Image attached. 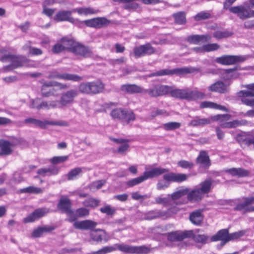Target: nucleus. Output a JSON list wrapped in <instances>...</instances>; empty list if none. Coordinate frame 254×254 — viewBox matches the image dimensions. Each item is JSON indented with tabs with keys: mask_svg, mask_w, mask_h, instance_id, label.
I'll return each mask as SVG.
<instances>
[{
	"mask_svg": "<svg viewBox=\"0 0 254 254\" xmlns=\"http://www.w3.org/2000/svg\"><path fill=\"white\" fill-rule=\"evenodd\" d=\"M78 92L76 89H71L63 92L58 100V103L60 108L66 107L73 103L74 99L78 95Z\"/></svg>",
	"mask_w": 254,
	"mask_h": 254,
	"instance_id": "obj_8",
	"label": "nucleus"
},
{
	"mask_svg": "<svg viewBox=\"0 0 254 254\" xmlns=\"http://www.w3.org/2000/svg\"><path fill=\"white\" fill-rule=\"evenodd\" d=\"M54 108H60L58 100L42 101L41 109L50 110Z\"/></svg>",
	"mask_w": 254,
	"mask_h": 254,
	"instance_id": "obj_41",
	"label": "nucleus"
},
{
	"mask_svg": "<svg viewBox=\"0 0 254 254\" xmlns=\"http://www.w3.org/2000/svg\"><path fill=\"white\" fill-rule=\"evenodd\" d=\"M82 173V168L77 167L70 170L67 174L68 180H73L77 178L78 176Z\"/></svg>",
	"mask_w": 254,
	"mask_h": 254,
	"instance_id": "obj_51",
	"label": "nucleus"
},
{
	"mask_svg": "<svg viewBox=\"0 0 254 254\" xmlns=\"http://www.w3.org/2000/svg\"><path fill=\"white\" fill-rule=\"evenodd\" d=\"M20 192L22 193L39 194L43 192V190L41 188L34 186H29L21 189Z\"/></svg>",
	"mask_w": 254,
	"mask_h": 254,
	"instance_id": "obj_52",
	"label": "nucleus"
},
{
	"mask_svg": "<svg viewBox=\"0 0 254 254\" xmlns=\"http://www.w3.org/2000/svg\"><path fill=\"white\" fill-rule=\"evenodd\" d=\"M229 232L227 229H222L219 231L216 234L211 238V241L216 242L222 241L223 243H226L228 242Z\"/></svg>",
	"mask_w": 254,
	"mask_h": 254,
	"instance_id": "obj_30",
	"label": "nucleus"
},
{
	"mask_svg": "<svg viewBox=\"0 0 254 254\" xmlns=\"http://www.w3.org/2000/svg\"><path fill=\"white\" fill-rule=\"evenodd\" d=\"M231 118V115L229 114L224 115H217L211 117V120L213 121H220V122H224L228 121Z\"/></svg>",
	"mask_w": 254,
	"mask_h": 254,
	"instance_id": "obj_60",
	"label": "nucleus"
},
{
	"mask_svg": "<svg viewBox=\"0 0 254 254\" xmlns=\"http://www.w3.org/2000/svg\"><path fill=\"white\" fill-rule=\"evenodd\" d=\"M72 10H60L57 13L54 17V19L57 21H67L71 23H74L75 19L72 16Z\"/></svg>",
	"mask_w": 254,
	"mask_h": 254,
	"instance_id": "obj_19",
	"label": "nucleus"
},
{
	"mask_svg": "<svg viewBox=\"0 0 254 254\" xmlns=\"http://www.w3.org/2000/svg\"><path fill=\"white\" fill-rule=\"evenodd\" d=\"M100 211L107 215H113L116 212V209L109 205H106L100 208Z\"/></svg>",
	"mask_w": 254,
	"mask_h": 254,
	"instance_id": "obj_57",
	"label": "nucleus"
},
{
	"mask_svg": "<svg viewBox=\"0 0 254 254\" xmlns=\"http://www.w3.org/2000/svg\"><path fill=\"white\" fill-rule=\"evenodd\" d=\"M220 46L216 43L208 44L204 45L205 52H209L218 50Z\"/></svg>",
	"mask_w": 254,
	"mask_h": 254,
	"instance_id": "obj_64",
	"label": "nucleus"
},
{
	"mask_svg": "<svg viewBox=\"0 0 254 254\" xmlns=\"http://www.w3.org/2000/svg\"><path fill=\"white\" fill-rule=\"evenodd\" d=\"M211 17V14L208 11H201L198 13L194 17V19L196 21H200L205 20Z\"/></svg>",
	"mask_w": 254,
	"mask_h": 254,
	"instance_id": "obj_56",
	"label": "nucleus"
},
{
	"mask_svg": "<svg viewBox=\"0 0 254 254\" xmlns=\"http://www.w3.org/2000/svg\"><path fill=\"white\" fill-rule=\"evenodd\" d=\"M155 52V49L149 43L135 47L133 49V55L136 58L144 57L146 55H152Z\"/></svg>",
	"mask_w": 254,
	"mask_h": 254,
	"instance_id": "obj_11",
	"label": "nucleus"
},
{
	"mask_svg": "<svg viewBox=\"0 0 254 254\" xmlns=\"http://www.w3.org/2000/svg\"><path fill=\"white\" fill-rule=\"evenodd\" d=\"M27 48H29V54L32 56H38L41 55L43 53V51L42 50L39 48H35V47H28L27 45H25L23 46V49H26Z\"/></svg>",
	"mask_w": 254,
	"mask_h": 254,
	"instance_id": "obj_59",
	"label": "nucleus"
},
{
	"mask_svg": "<svg viewBox=\"0 0 254 254\" xmlns=\"http://www.w3.org/2000/svg\"><path fill=\"white\" fill-rule=\"evenodd\" d=\"M79 92L87 95H93L91 82L81 83L78 86Z\"/></svg>",
	"mask_w": 254,
	"mask_h": 254,
	"instance_id": "obj_36",
	"label": "nucleus"
},
{
	"mask_svg": "<svg viewBox=\"0 0 254 254\" xmlns=\"http://www.w3.org/2000/svg\"><path fill=\"white\" fill-rule=\"evenodd\" d=\"M211 36L209 35H192L188 36L187 41L194 44H198L200 42H207L210 41Z\"/></svg>",
	"mask_w": 254,
	"mask_h": 254,
	"instance_id": "obj_25",
	"label": "nucleus"
},
{
	"mask_svg": "<svg viewBox=\"0 0 254 254\" xmlns=\"http://www.w3.org/2000/svg\"><path fill=\"white\" fill-rule=\"evenodd\" d=\"M111 139L117 143L120 144L117 149L118 153L124 154L128 150L129 145L128 143V140L127 139L115 138H111Z\"/></svg>",
	"mask_w": 254,
	"mask_h": 254,
	"instance_id": "obj_27",
	"label": "nucleus"
},
{
	"mask_svg": "<svg viewBox=\"0 0 254 254\" xmlns=\"http://www.w3.org/2000/svg\"><path fill=\"white\" fill-rule=\"evenodd\" d=\"M212 182L211 179H206L199 184L200 188L199 189L204 194L208 193L211 190Z\"/></svg>",
	"mask_w": 254,
	"mask_h": 254,
	"instance_id": "obj_43",
	"label": "nucleus"
},
{
	"mask_svg": "<svg viewBox=\"0 0 254 254\" xmlns=\"http://www.w3.org/2000/svg\"><path fill=\"white\" fill-rule=\"evenodd\" d=\"M71 53L75 55L83 58H88L92 55V52L89 47L76 41L74 43Z\"/></svg>",
	"mask_w": 254,
	"mask_h": 254,
	"instance_id": "obj_13",
	"label": "nucleus"
},
{
	"mask_svg": "<svg viewBox=\"0 0 254 254\" xmlns=\"http://www.w3.org/2000/svg\"><path fill=\"white\" fill-rule=\"evenodd\" d=\"M164 210L161 209H154L149 211L145 213L144 218L146 220H150L160 218L162 220L165 219Z\"/></svg>",
	"mask_w": 254,
	"mask_h": 254,
	"instance_id": "obj_26",
	"label": "nucleus"
},
{
	"mask_svg": "<svg viewBox=\"0 0 254 254\" xmlns=\"http://www.w3.org/2000/svg\"><path fill=\"white\" fill-rule=\"evenodd\" d=\"M196 163L200 164L202 167L204 168H208L210 166V160L206 151L201 150L200 151L196 159Z\"/></svg>",
	"mask_w": 254,
	"mask_h": 254,
	"instance_id": "obj_22",
	"label": "nucleus"
},
{
	"mask_svg": "<svg viewBox=\"0 0 254 254\" xmlns=\"http://www.w3.org/2000/svg\"><path fill=\"white\" fill-rule=\"evenodd\" d=\"M84 23L89 27L100 28L107 26L110 21L105 17H97L84 21Z\"/></svg>",
	"mask_w": 254,
	"mask_h": 254,
	"instance_id": "obj_16",
	"label": "nucleus"
},
{
	"mask_svg": "<svg viewBox=\"0 0 254 254\" xmlns=\"http://www.w3.org/2000/svg\"><path fill=\"white\" fill-rule=\"evenodd\" d=\"M154 203L162 205L164 207H167L171 204V199L169 197H162L158 196L155 198Z\"/></svg>",
	"mask_w": 254,
	"mask_h": 254,
	"instance_id": "obj_49",
	"label": "nucleus"
},
{
	"mask_svg": "<svg viewBox=\"0 0 254 254\" xmlns=\"http://www.w3.org/2000/svg\"><path fill=\"white\" fill-rule=\"evenodd\" d=\"M145 181V179L143 175V174L136 178L132 179L127 182V185L129 187H133L138 185L144 181Z\"/></svg>",
	"mask_w": 254,
	"mask_h": 254,
	"instance_id": "obj_55",
	"label": "nucleus"
},
{
	"mask_svg": "<svg viewBox=\"0 0 254 254\" xmlns=\"http://www.w3.org/2000/svg\"><path fill=\"white\" fill-rule=\"evenodd\" d=\"M115 251L114 246L104 247L102 249L94 252L95 254H106L107 253Z\"/></svg>",
	"mask_w": 254,
	"mask_h": 254,
	"instance_id": "obj_62",
	"label": "nucleus"
},
{
	"mask_svg": "<svg viewBox=\"0 0 254 254\" xmlns=\"http://www.w3.org/2000/svg\"><path fill=\"white\" fill-rule=\"evenodd\" d=\"M58 207L67 214L69 222H73L76 219V217L74 216V213L70 208L71 202L68 198L66 197L62 198L58 204Z\"/></svg>",
	"mask_w": 254,
	"mask_h": 254,
	"instance_id": "obj_12",
	"label": "nucleus"
},
{
	"mask_svg": "<svg viewBox=\"0 0 254 254\" xmlns=\"http://www.w3.org/2000/svg\"><path fill=\"white\" fill-rule=\"evenodd\" d=\"M229 83H224L219 81L209 86L208 89L211 92L226 93L229 91Z\"/></svg>",
	"mask_w": 254,
	"mask_h": 254,
	"instance_id": "obj_20",
	"label": "nucleus"
},
{
	"mask_svg": "<svg viewBox=\"0 0 254 254\" xmlns=\"http://www.w3.org/2000/svg\"><path fill=\"white\" fill-rule=\"evenodd\" d=\"M200 107L201 108H210L219 109V110H223V111H224L226 112H228V109L225 107L220 105L217 104L213 102H208V101L202 102L201 103Z\"/></svg>",
	"mask_w": 254,
	"mask_h": 254,
	"instance_id": "obj_42",
	"label": "nucleus"
},
{
	"mask_svg": "<svg viewBox=\"0 0 254 254\" xmlns=\"http://www.w3.org/2000/svg\"><path fill=\"white\" fill-rule=\"evenodd\" d=\"M115 251L114 246L104 247L102 249L94 252L95 254H106L107 253Z\"/></svg>",
	"mask_w": 254,
	"mask_h": 254,
	"instance_id": "obj_63",
	"label": "nucleus"
},
{
	"mask_svg": "<svg viewBox=\"0 0 254 254\" xmlns=\"http://www.w3.org/2000/svg\"><path fill=\"white\" fill-rule=\"evenodd\" d=\"M72 12H77L79 15H87L88 14H93L97 13L98 10L94 9L93 8L90 7H82L76 8L72 9Z\"/></svg>",
	"mask_w": 254,
	"mask_h": 254,
	"instance_id": "obj_40",
	"label": "nucleus"
},
{
	"mask_svg": "<svg viewBox=\"0 0 254 254\" xmlns=\"http://www.w3.org/2000/svg\"><path fill=\"white\" fill-rule=\"evenodd\" d=\"M168 93L172 97L180 99L193 101L198 99H203L205 94L198 91H192L189 88L175 89L172 86H169Z\"/></svg>",
	"mask_w": 254,
	"mask_h": 254,
	"instance_id": "obj_2",
	"label": "nucleus"
},
{
	"mask_svg": "<svg viewBox=\"0 0 254 254\" xmlns=\"http://www.w3.org/2000/svg\"><path fill=\"white\" fill-rule=\"evenodd\" d=\"M115 251H119L130 254H146L150 252V249L145 246H132L125 244H116L114 245Z\"/></svg>",
	"mask_w": 254,
	"mask_h": 254,
	"instance_id": "obj_6",
	"label": "nucleus"
},
{
	"mask_svg": "<svg viewBox=\"0 0 254 254\" xmlns=\"http://www.w3.org/2000/svg\"><path fill=\"white\" fill-rule=\"evenodd\" d=\"M89 214V210L86 208L82 207L77 209L76 210L74 216L77 218V217H82L88 216Z\"/></svg>",
	"mask_w": 254,
	"mask_h": 254,
	"instance_id": "obj_61",
	"label": "nucleus"
},
{
	"mask_svg": "<svg viewBox=\"0 0 254 254\" xmlns=\"http://www.w3.org/2000/svg\"><path fill=\"white\" fill-rule=\"evenodd\" d=\"M193 235V230L175 231L168 234V240L171 242L181 241L185 239L191 238Z\"/></svg>",
	"mask_w": 254,
	"mask_h": 254,
	"instance_id": "obj_15",
	"label": "nucleus"
},
{
	"mask_svg": "<svg viewBox=\"0 0 254 254\" xmlns=\"http://www.w3.org/2000/svg\"><path fill=\"white\" fill-rule=\"evenodd\" d=\"M24 123L26 124H33L35 127H41L42 128H45L47 126V121L45 120L42 121L32 118H29L25 119L24 121Z\"/></svg>",
	"mask_w": 254,
	"mask_h": 254,
	"instance_id": "obj_39",
	"label": "nucleus"
},
{
	"mask_svg": "<svg viewBox=\"0 0 254 254\" xmlns=\"http://www.w3.org/2000/svg\"><path fill=\"white\" fill-rule=\"evenodd\" d=\"M239 96L241 97L242 102L249 106H254V91H241Z\"/></svg>",
	"mask_w": 254,
	"mask_h": 254,
	"instance_id": "obj_18",
	"label": "nucleus"
},
{
	"mask_svg": "<svg viewBox=\"0 0 254 254\" xmlns=\"http://www.w3.org/2000/svg\"><path fill=\"white\" fill-rule=\"evenodd\" d=\"M169 86L155 84L148 89H144L143 92L151 97H157L168 93Z\"/></svg>",
	"mask_w": 254,
	"mask_h": 254,
	"instance_id": "obj_10",
	"label": "nucleus"
},
{
	"mask_svg": "<svg viewBox=\"0 0 254 254\" xmlns=\"http://www.w3.org/2000/svg\"><path fill=\"white\" fill-rule=\"evenodd\" d=\"M97 224L96 222L92 220H86L74 222L73 226L75 228L78 229L89 230L95 228Z\"/></svg>",
	"mask_w": 254,
	"mask_h": 254,
	"instance_id": "obj_24",
	"label": "nucleus"
},
{
	"mask_svg": "<svg viewBox=\"0 0 254 254\" xmlns=\"http://www.w3.org/2000/svg\"><path fill=\"white\" fill-rule=\"evenodd\" d=\"M211 119L200 118L199 117H195L189 123V126L193 127L204 126L211 123Z\"/></svg>",
	"mask_w": 254,
	"mask_h": 254,
	"instance_id": "obj_35",
	"label": "nucleus"
},
{
	"mask_svg": "<svg viewBox=\"0 0 254 254\" xmlns=\"http://www.w3.org/2000/svg\"><path fill=\"white\" fill-rule=\"evenodd\" d=\"M175 23L178 24H184L186 22V13L184 11H180L173 14Z\"/></svg>",
	"mask_w": 254,
	"mask_h": 254,
	"instance_id": "obj_47",
	"label": "nucleus"
},
{
	"mask_svg": "<svg viewBox=\"0 0 254 254\" xmlns=\"http://www.w3.org/2000/svg\"><path fill=\"white\" fill-rule=\"evenodd\" d=\"M49 78H57L75 82H79L83 79V78L81 76H80L77 74H70L67 73L61 74L57 71H54L51 72L49 75Z\"/></svg>",
	"mask_w": 254,
	"mask_h": 254,
	"instance_id": "obj_14",
	"label": "nucleus"
},
{
	"mask_svg": "<svg viewBox=\"0 0 254 254\" xmlns=\"http://www.w3.org/2000/svg\"><path fill=\"white\" fill-rule=\"evenodd\" d=\"M49 212V210L46 208H42L35 210L32 213L23 219L24 223H29L34 221Z\"/></svg>",
	"mask_w": 254,
	"mask_h": 254,
	"instance_id": "obj_17",
	"label": "nucleus"
},
{
	"mask_svg": "<svg viewBox=\"0 0 254 254\" xmlns=\"http://www.w3.org/2000/svg\"><path fill=\"white\" fill-rule=\"evenodd\" d=\"M60 41L63 45L64 51H68L71 52L72 49L73 47L75 40L72 38L68 37H64L60 39Z\"/></svg>",
	"mask_w": 254,
	"mask_h": 254,
	"instance_id": "obj_38",
	"label": "nucleus"
},
{
	"mask_svg": "<svg viewBox=\"0 0 254 254\" xmlns=\"http://www.w3.org/2000/svg\"><path fill=\"white\" fill-rule=\"evenodd\" d=\"M180 211V209L177 206H172L166 210H164L165 219L166 220L171 217V216L177 213Z\"/></svg>",
	"mask_w": 254,
	"mask_h": 254,
	"instance_id": "obj_54",
	"label": "nucleus"
},
{
	"mask_svg": "<svg viewBox=\"0 0 254 254\" xmlns=\"http://www.w3.org/2000/svg\"><path fill=\"white\" fill-rule=\"evenodd\" d=\"M189 191V189L188 188H185L182 190H178L171 194H168V195L170 196L171 198L173 200H176L179 199L183 196L187 194Z\"/></svg>",
	"mask_w": 254,
	"mask_h": 254,
	"instance_id": "obj_45",
	"label": "nucleus"
},
{
	"mask_svg": "<svg viewBox=\"0 0 254 254\" xmlns=\"http://www.w3.org/2000/svg\"><path fill=\"white\" fill-rule=\"evenodd\" d=\"M168 170L160 167L154 168L150 170L146 171L143 173V175L145 180L157 177L166 172H168Z\"/></svg>",
	"mask_w": 254,
	"mask_h": 254,
	"instance_id": "obj_21",
	"label": "nucleus"
},
{
	"mask_svg": "<svg viewBox=\"0 0 254 254\" xmlns=\"http://www.w3.org/2000/svg\"><path fill=\"white\" fill-rule=\"evenodd\" d=\"M93 95L102 92L104 88V84L100 81H92Z\"/></svg>",
	"mask_w": 254,
	"mask_h": 254,
	"instance_id": "obj_46",
	"label": "nucleus"
},
{
	"mask_svg": "<svg viewBox=\"0 0 254 254\" xmlns=\"http://www.w3.org/2000/svg\"><path fill=\"white\" fill-rule=\"evenodd\" d=\"M121 89L123 92L130 94L143 92V89L135 84L123 85L121 87Z\"/></svg>",
	"mask_w": 254,
	"mask_h": 254,
	"instance_id": "obj_29",
	"label": "nucleus"
},
{
	"mask_svg": "<svg viewBox=\"0 0 254 254\" xmlns=\"http://www.w3.org/2000/svg\"><path fill=\"white\" fill-rule=\"evenodd\" d=\"M246 60L247 57L245 56L224 55L217 58L215 59V62L222 64L230 65L242 63Z\"/></svg>",
	"mask_w": 254,
	"mask_h": 254,
	"instance_id": "obj_9",
	"label": "nucleus"
},
{
	"mask_svg": "<svg viewBox=\"0 0 254 254\" xmlns=\"http://www.w3.org/2000/svg\"><path fill=\"white\" fill-rule=\"evenodd\" d=\"M233 34L232 31L225 30L223 31L217 30L215 31L213 36L214 37L217 39H221L223 38H226L231 36Z\"/></svg>",
	"mask_w": 254,
	"mask_h": 254,
	"instance_id": "obj_44",
	"label": "nucleus"
},
{
	"mask_svg": "<svg viewBox=\"0 0 254 254\" xmlns=\"http://www.w3.org/2000/svg\"><path fill=\"white\" fill-rule=\"evenodd\" d=\"M181 124L178 122H169L163 125L164 128L166 130H174L180 128Z\"/></svg>",
	"mask_w": 254,
	"mask_h": 254,
	"instance_id": "obj_58",
	"label": "nucleus"
},
{
	"mask_svg": "<svg viewBox=\"0 0 254 254\" xmlns=\"http://www.w3.org/2000/svg\"><path fill=\"white\" fill-rule=\"evenodd\" d=\"M100 202V200L90 197L84 200L83 204L85 207L95 208L99 206Z\"/></svg>",
	"mask_w": 254,
	"mask_h": 254,
	"instance_id": "obj_48",
	"label": "nucleus"
},
{
	"mask_svg": "<svg viewBox=\"0 0 254 254\" xmlns=\"http://www.w3.org/2000/svg\"><path fill=\"white\" fill-rule=\"evenodd\" d=\"M251 8H254V0H248L244 5L231 7L229 11L236 14L240 19L245 20L254 17V10Z\"/></svg>",
	"mask_w": 254,
	"mask_h": 254,
	"instance_id": "obj_4",
	"label": "nucleus"
},
{
	"mask_svg": "<svg viewBox=\"0 0 254 254\" xmlns=\"http://www.w3.org/2000/svg\"><path fill=\"white\" fill-rule=\"evenodd\" d=\"M188 199L191 202L198 201L202 199L204 194L201 191L199 188L193 189L187 194Z\"/></svg>",
	"mask_w": 254,
	"mask_h": 254,
	"instance_id": "obj_28",
	"label": "nucleus"
},
{
	"mask_svg": "<svg viewBox=\"0 0 254 254\" xmlns=\"http://www.w3.org/2000/svg\"><path fill=\"white\" fill-rule=\"evenodd\" d=\"M90 236L93 240L98 242H100L103 240L107 242L109 239L108 234L102 229H96L92 231Z\"/></svg>",
	"mask_w": 254,
	"mask_h": 254,
	"instance_id": "obj_23",
	"label": "nucleus"
},
{
	"mask_svg": "<svg viewBox=\"0 0 254 254\" xmlns=\"http://www.w3.org/2000/svg\"><path fill=\"white\" fill-rule=\"evenodd\" d=\"M59 169L57 167L43 168L37 170V174L42 177L57 175Z\"/></svg>",
	"mask_w": 254,
	"mask_h": 254,
	"instance_id": "obj_37",
	"label": "nucleus"
},
{
	"mask_svg": "<svg viewBox=\"0 0 254 254\" xmlns=\"http://www.w3.org/2000/svg\"><path fill=\"white\" fill-rule=\"evenodd\" d=\"M105 183V181L104 180L96 181L91 183L88 188L92 191H95L101 188Z\"/></svg>",
	"mask_w": 254,
	"mask_h": 254,
	"instance_id": "obj_53",
	"label": "nucleus"
},
{
	"mask_svg": "<svg viewBox=\"0 0 254 254\" xmlns=\"http://www.w3.org/2000/svg\"><path fill=\"white\" fill-rule=\"evenodd\" d=\"M199 230H196L195 231H193V235L191 237H192L194 241L197 243H201L203 244L206 243L208 239V237L205 235L195 234L194 233L198 232Z\"/></svg>",
	"mask_w": 254,
	"mask_h": 254,
	"instance_id": "obj_50",
	"label": "nucleus"
},
{
	"mask_svg": "<svg viewBox=\"0 0 254 254\" xmlns=\"http://www.w3.org/2000/svg\"><path fill=\"white\" fill-rule=\"evenodd\" d=\"M13 150L8 140L0 139V156H8L12 154Z\"/></svg>",
	"mask_w": 254,
	"mask_h": 254,
	"instance_id": "obj_32",
	"label": "nucleus"
},
{
	"mask_svg": "<svg viewBox=\"0 0 254 254\" xmlns=\"http://www.w3.org/2000/svg\"><path fill=\"white\" fill-rule=\"evenodd\" d=\"M190 222L195 225H200L203 220V215L202 211L197 210L192 212L190 215Z\"/></svg>",
	"mask_w": 254,
	"mask_h": 254,
	"instance_id": "obj_31",
	"label": "nucleus"
},
{
	"mask_svg": "<svg viewBox=\"0 0 254 254\" xmlns=\"http://www.w3.org/2000/svg\"><path fill=\"white\" fill-rule=\"evenodd\" d=\"M200 71L201 69L200 68L195 67L177 68L172 69H164L151 74L150 76L172 75L174 74L183 75L194 72H200Z\"/></svg>",
	"mask_w": 254,
	"mask_h": 254,
	"instance_id": "obj_5",
	"label": "nucleus"
},
{
	"mask_svg": "<svg viewBox=\"0 0 254 254\" xmlns=\"http://www.w3.org/2000/svg\"><path fill=\"white\" fill-rule=\"evenodd\" d=\"M6 51L4 49H0V61L3 63H10V64L3 67V69L5 71L12 70L18 67L24 66L27 59L22 56H16L11 54H6Z\"/></svg>",
	"mask_w": 254,
	"mask_h": 254,
	"instance_id": "obj_1",
	"label": "nucleus"
},
{
	"mask_svg": "<svg viewBox=\"0 0 254 254\" xmlns=\"http://www.w3.org/2000/svg\"><path fill=\"white\" fill-rule=\"evenodd\" d=\"M225 171L229 173L233 176H237L238 177H247L250 174V172L248 170L242 168H232L231 169L226 170Z\"/></svg>",
	"mask_w": 254,
	"mask_h": 254,
	"instance_id": "obj_34",
	"label": "nucleus"
},
{
	"mask_svg": "<svg viewBox=\"0 0 254 254\" xmlns=\"http://www.w3.org/2000/svg\"><path fill=\"white\" fill-rule=\"evenodd\" d=\"M110 115L114 119L120 120L127 124L135 120V116L132 111L122 108L113 110L110 113Z\"/></svg>",
	"mask_w": 254,
	"mask_h": 254,
	"instance_id": "obj_7",
	"label": "nucleus"
},
{
	"mask_svg": "<svg viewBox=\"0 0 254 254\" xmlns=\"http://www.w3.org/2000/svg\"><path fill=\"white\" fill-rule=\"evenodd\" d=\"M244 202L238 204L234 208L236 211H241L243 210L247 212V209H249V206L254 204V196L243 198Z\"/></svg>",
	"mask_w": 254,
	"mask_h": 254,
	"instance_id": "obj_33",
	"label": "nucleus"
},
{
	"mask_svg": "<svg viewBox=\"0 0 254 254\" xmlns=\"http://www.w3.org/2000/svg\"><path fill=\"white\" fill-rule=\"evenodd\" d=\"M163 178V180H159L157 183L156 189L158 190L168 188L170 186V182L181 183L187 180L188 175L171 172L164 174Z\"/></svg>",
	"mask_w": 254,
	"mask_h": 254,
	"instance_id": "obj_3",
	"label": "nucleus"
}]
</instances>
